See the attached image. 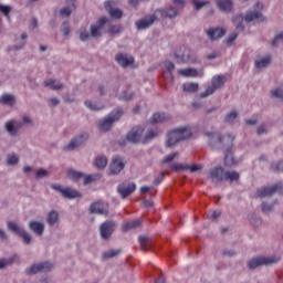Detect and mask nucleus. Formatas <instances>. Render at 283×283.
<instances>
[{
  "mask_svg": "<svg viewBox=\"0 0 283 283\" xmlns=\"http://www.w3.org/2000/svg\"><path fill=\"white\" fill-rule=\"evenodd\" d=\"M114 6H116V3L112 0L104 2V8L112 19H122L123 11L120 9H114Z\"/></svg>",
  "mask_w": 283,
  "mask_h": 283,
  "instance_id": "obj_18",
  "label": "nucleus"
},
{
  "mask_svg": "<svg viewBox=\"0 0 283 283\" xmlns=\"http://www.w3.org/2000/svg\"><path fill=\"white\" fill-rule=\"evenodd\" d=\"M178 74L179 76H186V77L191 76L192 78H196L197 76L198 77L205 76L203 71H198L196 69H181V70H178Z\"/></svg>",
  "mask_w": 283,
  "mask_h": 283,
  "instance_id": "obj_23",
  "label": "nucleus"
},
{
  "mask_svg": "<svg viewBox=\"0 0 283 283\" xmlns=\"http://www.w3.org/2000/svg\"><path fill=\"white\" fill-rule=\"evenodd\" d=\"M88 212L93 216H104L107 218L109 216V203L102 200L94 201L88 206Z\"/></svg>",
  "mask_w": 283,
  "mask_h": 283,
  "instance_id": "obj_9",
  "label": "nucleus"
},
{
  "mask_svg": "<svg viewBox=\"0 0 283 283\" xmlns=\"http://www.w3.org/2000/svg\"><path fill=\"white\" fill-rule=\"evenodd\" d=\"M28 227L30 231H32L39 238L45 233V223H43V221L31 220L29 221Z\"/></svg>",
  "mask_w": 283,
  "mask_h": 283,
  "instance_id": "obj_17",
  "label": "nucleus"
},
{
  "mask_svg": "<svg viewBox=\"0 0 283 283\" xmlns=\"http://www.w3.org/2000/svg\"><path fill=\"white\" fill-rule=\"evenodd\" d=\"M178 14V11L174 8H169L163 11L164 17H168V19H174Z\"/></svg>",
  "mask_w": 283,
  "mask_h": 283,
  "instance_id": "obj_48",
  "label": "nucleus"
},
{
  "mask_svg": "<svg viewBox=\"0 0 283 283\" xmlns=\"http://www.w3.org/2000/svg\"><path fill=\"white\" fill-rule=\"evenodd\" d=\"M189 56V50L187 48H180L178 53H175V59L179 63H185L187 61V57Z\"/></svg>",
  "mask_w": 283,
  "mask_h": 283,
  "instance_id": "obj_32",
  "label": "nucleus"
},
{
  "mask_svg": "<svg viewBox=\"0 0 283 283\" xmlns=\"http://www.w3.org/2000/svg\"><path fill=\"white\" fill-rule=\"evenodd\" d=\"M67 6L61 9L60 14L62 17H70L72 14V10L76 8V0H66Z\"/></svg>",
  "mask_w": 283,
  "mask_h": 283,
  "instance_id": "obj_29",
  "label": "nucleus"
},
{
  "mask_svg": "<svg viewBox=\"0 0 283 283\" xmlns=\"http://www.w3.org/2000/svg\"><path fill=\"white\" fill-rule=\"evenodd\" d=\"M256 198H271L272 196H275V193H279V196H283V184L276 182L272 186H264L256 190Z\"/></svg>",
  "mask_w": 283,
  "mask_h": 283,
  "instance_id": "obj_6",
  "label": "nucleus"
},
{
  "mask_svg": "<svg viewBox=\"0 0 283 283\" xmlns=\"http://www.w3.org/2000/svg\"><path fill=\"white\" fill-rule=\"evenodd\" d=\"M48 176V170L40 168L35 171V177L36 178H45Z\"/></svg>",
  "mask_w": 283,
  "mask_h": 283,
  "instance_id": "obj_58",
  "label": "nucleus"
},
{
  "mask_svg": "<svg viewBox=\"0 0 283 283\" xmlns=\"http://www.w3.org/2000/svg\"><path fill=\"white\" fill-rule=\"evenodd\" d=\"M273 171H283V160L272 165Z\"/></svg>",
  "mask_w": 283,
  "mask_h": 283,
  "instance_id": "obj_57",
  "label": "nucleus"
},
{
  "mask_svg": "<svg viewBox=\"0 0 283 283\" xmlns=\"http://www.w3.org/2000/svg\"><path fill=\"white\" fill-rule=\"evenodd\" d=\"M123 32V27L120 25H111L108 29V34H120Z\"/></svg>",
  "mask_w": 283,
  "mask_h": 283,
  "instance_id": "obj_49",
  "label": "nucleus"
},
{
  "mask_svg": "<svg viewBox=\"0 0 283 283\" xmlns=\"http://www.w3.org/2000/svg\"><path fill=\"white\" fill-rule=\"evenodd\" d=\"M62 32H63L64 36H67L70 34V23L64 22L62 24Z\"/></svg>",
  "mask_w": 283,
  "mask_h": 283,
  "instance_id": "obj_59",
  "label": "nucleus"
},
{
  "mask_svg": "<svg viewBox=\"0 0 283 283\" xmlns=\"http://www.w3.org/2000/svg\"><path fill=\"white\" fill-rule=\"evenodd\" d=\"M165 120H169V116L165 113H155L150 119V123H165Z\"/></svg>",
  "mask_w": 283,
  "mask_h": 283,
  "instance_id": "obj_34",
  "label": "nucleus"
},
{
  "mask_svg": "<svg viewBox=\"0 0 283 283\" xmlns=\"http://www.w3.org/2000/svg\"><path fill=\"white\" fill-rule=\"evenodd\" d=\"M269 65H271V56L263 57L260 61L255 62V67H258L259 70L262 67H269Z\"/></svg>",
  "mask_w": 283,
  "mask_h": 283,
  "instance_id": "obj_42",
  "label": "nucleus"
},
{
  "mask_svg": "<svg viewBox=\"0 0 283 283\" xmlns=\"http://www.w3.org/2000/svg\"><path fill=\"white\" fill-rule=\"evenodd\" d=\"M115 61L120 65V67H128V65H134V57L127 56V54L118 53L115 56Z\"/></svg>",
  "mask_w": 283,
  "mask_h": 283,
  "instance_id": "obj_24",
  "label": "nucleus"
},
{
  "mask_svg": "<svg viewBox=\"0 0 283 283\" xmlns=\"http://www.w3.org/2000/svg\"><path fill=\"white\" fill-rule=\"evenodd\" d=\"M143 132H145V128L143 126H136L134 127L126 136L128 143H143V145L149 143V140H154L158 134H160V130L158 128L150 129L144 138Z\"/></svg>",
  "mask_w": 283,
  "mask_h": 283,
  "instance_id": "obj_1",
  "label": "nucleus"
},
{
  "mask_svg": "<svg viewBox=\"0 0 283 283\" xmlns=\"http://www.w3.org/2000/svg\"><path fill=\"white\" fill-rule=\"evenodd\" d=\"M114 231H116V222L113 220H107L99 226V235L102 240H109Z\"/></svg>",
  "mask_w": 283,
  "mask_h": 283,
  "instance_id": "obj_14",
  "label": "nucleus"
},
{
  "mask_svg": "<svg viewBox=\"0 0 283 283\" xmlns=\"http://www.w3.org/2000/svg\"><path fill=\"white\" fill-rule=\"evenodd\" d=\"M193 133L191 132V127L186 126L181 128H175L167 134V147H174L178 145L181 140H187L191 138Z\"/></svg>",
  "mask_w": 283,
  "mask_h": 283,
  "instance_id": "obj_2",
  "label": "nucleus"
},
{
  "mask_svg": "<svg viewBox=\"0 0 283 283\" xmlns=\"http://www.w3.org/2000/svg\"><path fill=\"white\" fill-rule=\"evenodd\" d=\"M85 106L91 109L92 112H101V109H103V106L102 105H98V104H94L90 101H86L85 102Z\"/></svg>",
  "mask_w": 283,
  "mask_h": 283,
  "instance_id": "obj_46",
  "label": "nucleus"
},
{
  "mask_svg": "<svg viewBox=\"0 0 283 283\" xmlns=\"http://www.w3.org/2000/svg\"><path fill=\"white\" fill-rule=\"evenodd\" d=\"M277 41H283V32L277 34L273 40H272V45L275 46L277 45Z\"/></svg>",
  "mask_w": 283,
  "mask_h": 283,
  "instance_id": "obj_62",
  "label": "nucleus"
},
{
  "mask_svg": "<svg viewBox=\"0 0 283 283\" xmlns=\"http://www.w3.org/2000/svg\"><path fill=\"white\" fill-rule=\"evenodd\" d=\"M11 10L12 8L10 6L0 4V12H2V14H4V17H8L9 19Z\"/></svg>",
  "mask_w": 283,
  "mask_h": 283,
  "instance_id": "obj_53",
  "label": "nucleus"
},
{
  "mask_svg": "<svg viewBox=\"0 0 283 283\" xmlns=\"http://www.w3.org/2000/svg\"><path fill=\"white\" fill-rule=\"evenodd\" d=\"M165 67H166L167 72H174L176 66L174 65V62L167 61V62H165Z\"/></svg>",
  "mask_w": 283,
  "mask_h": 283,
  "instance_id": "obj_60",
  "label": "nucleus"
},
{
  "mask_svg": "<svg viewBox=\"0 0 283 283\" xmlns=\"http://www.w3.org/2000/svg\"><path fill=\"white\" fill-rule=\"evenodd\" d=\"M280 259L275 256H254L248 261V269L250 271H255V269H260V266H273V264H277Z\"/></svg>",
  "mask_w": 283,
  "mask_h": 283,
  "instance_id": "obj_4",
  "label": "nucleus"
},
{
  "mask_svg": "<svg viewBox=\"0 0 283 283\" xmlns=\"http://www.w3.org/2000/svg\"><path fill=\"white\" fill-rule=\"evenodd\" d=\"M0 103L2 105H14V96L10 95V94H4L0 97Z\"/></svg>",
  "mask_w": 283,
  "mask_h": 283,
  "instance_id": "obj_39",
  "label": "nucleus"
},
{
  "mask_svg": "<svg viewBox=\"0 0 283 283\" xmlns=\"http://www.w3.org/2000/svg\"><path fill=\"white\" fill-rule=\"evenodd\" d=\"M249 222L252 224V227H260L262 224V218H260L256 213L252 212L248 216Z\"/></svg>",
  "mask_w": 283,
  "mask_h": 283,
  "instance_id": "obj_35",
  "label": "nucleus"
},
{
  "mask_svg": "<svg viewBox=\"0 0 283 283\" xmlns=\"http://www.w3.org/2000/svg\"><path fill=\"white\" fill-rule=\"evenodd\" d=\"M138 227H140V220H135L132 222H127L124 226V231H132V229H138Z\"/></svg>",
  "mask_w": 283,
  "mask_h": 283,
  "instance_id": "obj_44",
  "label": "nucleus"
},
{
  "mask_svg": "<svg viewBox=\"0 0 283 283\" xmlns=\"http://www.w3.org/2000/svg\"><path fill=\"white\" fill-rule=\"evenodd\" d=\"M238 39V33H231L228 38H227V43L231 44L233 43V41Z\"/></svg>",
  "mask_w": 283,
  "mask_h": 283,
  "instance_id": "obj_64",
  "label": "nucleus"
},
{
  "mask_svg": "<svg viewBox=\"0 0 283 283\" xmlns=\"http://www.w3.org/2000/svg\"><path fill=\"white\" fill-rule=\"evenodd\" d=\"M272 96L274 98H281L283 101V85L274 91H272Z\"/></svg>",
  "mask_w": 283,
  "mask_h": 283,
  "instance_id": "obj_52",
  "label": "nucleus"
},
{
  "mask_svg": "<svg viewBox=\"0 0 283 283\" xmlns=\"http://www.w3.org/2000/svg\"><path fill=\"white\" fill-rule=\"evenodd\" d=\"M151 189H154V186H144L142 188H139L140 193H149V191H151Z\"/></svg>",
  "mask_w": 283,
  "mask_h": 283,
  "instance_id": "obj_63",
  "label": "nucleus"
},
{
  "mask_svg": "<svg viewBox=\"0 0 283 283\" xmlns=\"http://www.w3.org/2000/svg\"><path fill=\"white\" fill-rule=\"evenodd\" d=\"M44 87H50L51 90H61V87H63V84L56 82L55 80H48L44 82Z\"/></svg>",
  "mask_w": 283,
  "mask_h": 283,
  "instance_id": "obj_40",
  "label": "nucleus"
},
{
  "mask_svg": "<svg viewBox=\"0 0 283 283\" xmlns=\"http://www.w3.org/2000/svg\"><path fill=\"white\" fill-rule=\"evenodd\" d=\"M120 116H123V109H114L104 119L99 120L98 128L101 132H109V129H112L113 123H116Z\"/></svg>",
  "mask_w": 283,
  "mask_h": 283,
  "instance_id": "obj_8",
  "label": "nucleus"
},
{
  "mask_svg": "<svg viewBox=\"0 0 283 283\" xmlns=\"http://www.w3.org/2000/svg\"><path fill=\"white\" fill-rule=\"evenodd\" d=\"M238 118V113L231 112L226 116V123H233Z\"/></svg>",
  "mask_w": 283,
  "mask_h": 283,
  "instance_id": "obj_55",
  "label": "nucleus"
},
{
  "mask_svg": "<svg viewBox=\"0 0 283 283\" xmlns=\"http://www.w3.org/2000/svg\"><path fill=\"white\" fill-rule=\"evenodd\" d=\"M210 182L213 187H224L227 182H229V185L238 184V178H211Z\"/></svg>",
  "mask_w": 283,
  "mask_h": 283,
  "instance_id": "obj_25",
  "label": "nucleus"
},
{
  "mask_svg": "<svg viewBox=\"0 0 283 283\" xmlns=\"http://www.w3.org/2000/svg\"><path fill=\"white\" fill-rule=\"evenodd\" d=\"M227 83V77L224 75L213 76L211 80V86H208L205 92L200 94L201 98H207V96H211L216 90H220L222 85Z\"/></svg>",
  "mask_w": 283,
  "mask_h": 283,
  "instance_id": "obj_11",
  "label": "nucleus"
},
{
  "mask_svg": "<svg viewBox=\"0 0 283 283\" xmlns=\"http://www.w3.org/2000/svg\"><path fill=\"white\" fill-rule=\"evenodd\" d=\"M88 136L87 134H82L74 139L71 140V143L65 147L67 151H72V149H76V147H81L87 140Z\"/></svg>",
  "mask_w": 283,
  "mask_h": 283,
  "instance_id": "obj_22",
  "label": "nucleus"
},
{
  "mask_svg": "<svg viewBox=\"0 0 283 283\" xmlns=\"http://www.w3.org/2000/svg\"><path fill=\"white\" fill-rule=\"evenodd\" d=\"M138 242L142 247V251H147V245L149 244V235H147V234L139 235Z\"/></svg>",
  "mask_w": 283,
  "mask_h": 283,
  "instance_id": "obj_41",
  "label": "nucleus"
},
{
  "mask_svg": "<svg viewBox=\"0 0 283 283\" xmlns=\"http://www.w3.org/2000/svg\"><path fill=\"white\" fill-rule=\"evenodd\" d=\"M117 255H120V250H108L103 253V259L112 260V258H116Z\"/></svg>",
  "mask_w": 283,
  "mask_h": 283,
  "instance_id": "obj_43",
  "label": "nucleus"
},
{
  "mask_svg": "<svg viewBox=\"0 0 283 283\" xmlns=\"http://www.w3.org/2000/svg\"><path fill=\"white\" fill-rule=\"evenodd\" d=\"M154 21H156V15H147L144 19H140L135 22L137 30H147L150 25H154Z\"/></svg>",
  "mask_w": 283,
  "mask_h": 283,
  "instance_id": "obj_20",
  "label": "nucleus"
},
{
  "mask_svg": "<svg viewBox=\"0 0 283 283\" xmlns=\"http://www.w3.org/2000/svg\"><path fill=\"white\" fill-rule=\"evenodd\" d=\"M264 6L262 2H256L254 6V11H249L245 17L238 15L234 18L233 23H238V21H247V23H251V21H259L262 23L264 21V15H262V9Z\"/></svg>",
  "mask_w": 283,
  "mask_h": 283,
  "instance_id": "obj_5",
  "label": "nucleus"
},
{
  "mask_svg": "<svg viewBox=\"0 0 283 283\" xmlns=\"http://www.w3.org/2000/svg\"><path fill=\"white\" fill-rule=\"evenodd\" d=\"M210 178H240V174L237 171H227L224 172V168L222 166H216L209 170Z\"/></svg>",
  "mask_w": 283,
  "mask_h": 283,
  "instance_id": "obj_15",
  "label": "nucleus"
},
{
  "mask_svg": "<svg viewBox=\"0 0 283 283\" xmlns=\"http://www.w3.org/2000/svg\"><path fill=\"white\" fill-rule=\"evenodd\" d=\"M19 262L20 259L17 254L0 259V270L6 269L8 266H12V264H19Z\"/></svg>",
  "mask_w": 283,
  "mask_h": 283,
  "instance_id": "obj_26",
  "label": "nucleus"
},
{
  "mask_svg": "<svg viewBox=\"0 0 283 283\" xmlns=\"http://www.w3.org/2000/svg\"><path fill=\"white\" fill-rule=\"evenodd\" d=\"M224 165L231 167V165H235V159L233 158V153H231V148H228L224 155Z\"/></svg>",
  "mask_w": 283,
  "mask_h": 283,
  "instance_id": "obj_38",
  "label": "nucleus"
},
{
  "mask_svg": "<svg viewBox=\"0 0 283 283\" xmlns=\"http://www.w3.org/2000/svg\"><path fill=\"white\" fill-rule=\"evenodd\" d=\"M94 165L97 167V169H105L107 167V157L97 156L95 158Z\"/></svg>",
  "mask_w": 283,
  "mask_h": 283,
  "instance_id": "obj_37",
  "label": "nucleus"
},
{
  "mask_svg": "<svg viewBox=\"0 0 283 283\" xmlns=\"http://www.w3.org/2000/svg\"><path fill=\"white\" fill-rule=\"evenodd\" d=\"M54 269V263L50 261L32 264L25 270V275H36V273H50Z\"/></svg>",
  "mask_w": 283,
  "mask_h": 283,
  "instance_id": "obj_10",
  "label": "nucleus"
},
{
  "mask_svg": "<svg viewBox=\"0 0 283 283\" xmlns=\"http://www.w3.org/2000/svg\"><path fill=\"white\" fill-rule=\"evenodd\" d=\"M175 158H178V153H172V154H169L167 155L163 163H171Z\"/></svg>",
  "mask_w": 283,
  "mask_h": 283,
  "instance_id": "obj_56",
  "label": "nucleus"
},
{
  "mask_svg": "<svg viewBox=\"0 0 283 283\" xmlns=\"http://www.w3.org/2000/svg\"><path fill=\"white\" fill-rule=\"evenodd\" d=\"M196 10H200L202 8H205V6H207V3H209V1H198V0H193L192 1Z\"/></svg>",
  "mask_w": 283,
  "mask_h": 283,
  "instance_id": "obj_54",
  "label": "nucleus"
},
{
  "mask_svg": "<svg viewBox=\"0 0 283 283\" xmlns=\"http://www.w3.org/2000/svg\"><path fill=\"white\" fill-rule=\"evenodd\" d=\"M184 92H198V83H186L184 84Z\"/></svg>",
  "mask_w": 283,
  "mask_h": 283,
  "instance_id": "obj_45",
  "label": "nucleus"
},
{
  "mask_svg": "<svg viewBox=\"0 0 283 283\" xmlns=\"http://www.w3.org/2000/svg\"><path fill=\"white\" fill-rule=\"evenodd\" d=\"M170 169L172 171H187V164H171Z\"/></svg>",
  "mask_w": 283,
  "mask_h": 283,
  "instance_id": "obj_47",
  "label": "nucleus"
},
{
  "mask_svg": "<svg viewBox=\"0 0 283 283\" xmlns=\"http://www.w3.org/2000/svg\"><path fill=\"white\" fill-rule=\"evenodd\" d=\"M4 127L10 136H17V134H19V129H21V123L9 120L6 123Z\"/></svg>",
  "mask_w": 283,
  "mask_h": 283,
  "instance_id": "obj_27",
  "label": "nucleus"
},
{
  "mask_svg": "<svg viewBox=\"0 0 283 283\" xmlns=\"http://www.w3.org/2000/svg\"><path fill=\"white\" fill-rule=\"evenodd\" d=\"M66 175L69 176V178H92L91 175L87 176V175H85L83 172H80V171H76L72 168H69L66 170Z\"/></svg>",
  "mask_w": 283,
  "mask_h": 283,
  "instance_id": "obj_36",
  "label": "nucleus"
},
{
  "mask_svg": "<svg viewBox=\"0 0 283 283\" xmlns=\"http://www.w3.org/2000/svg\"><path fill=\"white\" fill-rule=\"evenodd\" d=\"M105 23H107V18L102 17L98 19L96 24L91 25V36L93 39H98V36H101V30H103V25H105Z\"/></svg>",
  "mask_w": 283,
  "mask_h": 283,
  "instance_id": "obj_19",
  "label": "nucleus"
},
{
  "mask_svg": "<svg viewBox=\"0 0 283 283\" xmlns=\"http://www.w3.org/2000/svg\"><path fill=\"white\" fill-rule=\"evenodd\" d=\"M7 229L13 233V235L20 238L25 247H30V244L34 242L32 234H30V232H28L25 228H23V226L19 224L17 221H8Z\"/></svg>",
  "mask_w": 283,
  "mask_h": 283,
  "instance_id": "obj_3",
  "label": "nucleus"
},
{
  "mask_svg": "<svg viewBox=\"0 0 283 283\" xmlns=\"http://www.w3.org/2000/svg\"><path fill=\"white\" fill-rule=\"evenodd\" d=\"M54 191L57 193H61L62 198H65L66 200H74L75 198H83V195L81 191H77L73 188L66 187L63 188L61 185H52L51 186Z\"/></svg>",
  "mask_w": 283,
  "mask_h": 283,
  "instance_id": "obj_12",
  "label": "nucleus"
},
{
  "mask_svg": "<svg viewBox=\"0 0 283 283\" xmlns=\"http://www.w3.org/2000/svg\"><path fill=\"white\" fill-rule=\"evenodd\" d=\"M206 32H207L209 39H211V41L222 39V35L227 34V30L220 29V28L209 29Z\"/></svg>",
  "mask_w": 283,
  "mask_h": 283,
  "instance_id": "obj_28",
  "label": "nucleus"
},
{
  "mask_svg": "<svg viewBox=\"0 0 283 283\" xmlns=\"http://www.w3.org/2000/svg\"><path fill=\"white\" fill-rule=\"evenodd\" d=\"M280 205V201L275 199L274 201H263L261 202V211L264 213V216H271L273 211H275V206Z\"/></svg>",
  "mask_w": 283,
  "mask_h": 283,
  "instance_id": "obj_21",
  "label": "nucleus"
},
{
  "mask_svg": "<svg viewBox=\"0 0 283 283\" xmlns=\"http://www.w3.org/2000/svg\"><path fill=\"white\" fill-rule=\"evenodd\" d=\"M217 6L221 12H231L233 10V1L232 0H219Z\"/></svg>",
  "mask_w": 283,
  "mask_h": 283,
  "instance_id": "obj_30",
  "label": "nucleus"
},
{
  "mask_svg": "<svg viewBox=\"0 0 283 283\" xmlns=\"http://www.w3.org/2000/svg\"><path fill=\"white\" fill-rule=\"evenodd\" d=\"M7 163L8 165H17L19 163V157L14 154L8 155Z\"/></svg>",
  "mask_w": 283,
  "mask_h": 283,
  "instance_id": "obj_51",
  "label": "nucleus"
},
{
  "mask_svg": "<svg viewBox=\"0 0 283 283\" xmlns=\"http://www.w3.org/2000/svg\"><path fill=\"white\" fill-rule=\"evenodd\" d=\"M205 169L202 164H186V171L189 174H200Z\"/></svg>",
  "mask_w": 283,
  "mask_h": 283,
  "instance_id": "obj_33",
  "label": "nucleus"
},
{
  "mask_svg": "<svg viewBox=\"0 0 283 283\" xmlns=\"http://www.w3.org/2000/svg\"><path fill=\"white\" fill-rule=\"evenodd\" d=\"M206 136L210 138V146L216 147V145H222L223 147H232L235 137L232 135L220 136L218 133H206Z\"/></svg>",
  "mask_w": 283,
  "mask_h": 283,
  "instance_id": "obj_7",
  "label": "nucleus"
},
{
  "mask_svg": "<svg viewBox=\"0 0 283 283\" xmlns=\"http://www.w3.org/2000/svg\"><path fill=\"white\" fill-rule=\"evenodd\" d=\"M8 232H6V230H3V228H0V240H2L3 242H6L8 240Z\"/></svg>",
  "mask_w": 283,
  "mask_h": 283,
  "instance_id": "obj_61",
  "label": "nucleus"
},
{
  "mask_svg": "<svg viewBox=\"0 0 283 283\" xmlns=\"http://www.w3.org/2000/svg\"><path fill=\"white\" fill-rule=\"evenodd\" d=\"M46 222L49 227H54V224H59V212L55 210H51L46 214Z\"/></svg>",
  "mask_w": 283,
  "mask_h": 283,
  "instance_id": "obj_31",
  "label": "nucleus"
},
{
  "mask_svg": "<svg viewBox=\"0 0 283 283\" xmlns=\"http://www.w3.org/2000/svg\"><path fill=\"white\" fill-rule=\"evenodd\" d=\"M125 169V161L119 156H114L109 165V171L113 176H118Z\"/></svg>",
  "mask_w": 283,
  "mask_h": 283,
  "instance_id": "obj_16",
  "label": "nucleus"
},
{
  "mask_svg": "<svg viewBox=\"0 0 283 283\" xmlns=\"http://www.w3.org/2000/svg\"><path fill=\"white\" fill-rule=\"evenodd\" d=\"M221 255L223 258H235V255H238V252H235L234 250L224 249L222 250Z\"/></svg>",
  "mask_w": 283,
  "mask_h": 283,
  "instance_id": "obj_50",
  "label": "nucleus"
},
{
  "mask_svg": "<svg viewBox=\"0 0 283 283\" xmlns=\"http://www.w3.org/2000/svg\"><path fill=\"white\" fill-rule=\"evenodd\" d=\"M136 191V184L124 181L117 186V193L122 200H127Z\"/></svg>",
  "mask_w": 283,
  "mask_h": 283,
  "instance_id": "obj_13",
  "label": "nucleus"
}]
</instances>
